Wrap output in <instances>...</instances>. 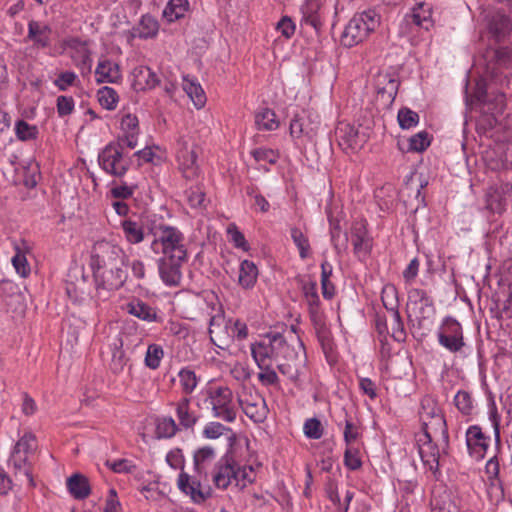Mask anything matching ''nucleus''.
Here are the masks:
<instances>
[{"instance_id":"e433bc0d","label":"nucleus","mask_w":512,"mask_h":512,"mask_svg":"<svg viewBox=\"0 0 512 512\" xmlns=\"http://www.w3.org/2000/svg\"><path fill=\"white\" fill-rule=\"evenodd\" d=\"M390 319L388 323L389 332L387 334L391 335V337L397 342H403L406 339V332L404 329V324L401 319L399 310L389 312Z\"/></svg>"},{"instance_id":"4c0bfd02","label":"nucleus","mask_w":512,"mask_h":512,"mask_svg":"<svg viewBox=\"0 0 512 512\" xmlns=\"http://www.w3.org/2000/svg\"><path fill=\"white\" fill-rule=\"evenodd\" d=\"M408 300L410 305L417 306L420 313L424 312L425 308L433 310V300L423 289L414 288L408 293Z\"/></svg>"},{"instance_id":"13d9d810","label":"nucleus","mask_w":512,"mask_h":512,"mask_svg":"<svg viewBox=\"0 0 512 512\" xmlns=\"http://www.w3.org/2000/svg\"><path fill=\"white\" fill-rule=\"evenodd\" d=\"M251 155L258 162L267 161L270 164H275L279 158L278 153L272 149L258 148L251 152Z\"/></svg>"},{"instance_id":"423d86ee","label":"nucleus","mask_w":512,"mask_h":512,"mask_svg":"<svg viewBox=\"0 0 512 512\" xmlns=\"http://www.w3.org/2000/svg\"><path fill=\"white\" fill-rule=\"evenodd\" d=\"M37 449L36 436L32 432H26L14 445L9 458V465L14 469V474H23L33 486L29 456Z\"/></svg>"},{"instance_id":"052dcab7","label":"nucleus","mask_w":512,"mask_h":512,"mask_svg":"<svg viewBox=\"0 0 512 512\" xmlns=\"http://www.w3.org/2000/svg\"><path fill=\"white\" fill-rule=\"evenodd\" d=\"M434 512H460L459 500L454 497L447 496L441 503H437Z\"/></svg>"},{"instance_id":"f3484780","label":"nucleus","mask_w":512,"mask_h":512,"mask_svg":"<svg viewBox=\"0 0 512 512\" xmlns=\"http://www.w3.org/2000/svg\"><path fill=\"white\" fill-rule=\"evenodd\" d=\"M236 462L232 455L225 454L215 464L212 471V481L217 488L226 489L233 481L235 482Z\"/></svg>"},{"instance_id":"8fccbe9b","label":"nucleus","mask_w":512,"mask_h":512,"mask_svg":"<svg viewBox=\"0 0 512 512\" xmlns=\"http://www.w3.org/2000/svg\"><path fill=\"white\" fill-rule=\"evenodd\" d=\"M255 481V471L252 466L239 467L236 464L235 484L241 489Z\"/></svg>"},{"instance_id":"9d476101","label":"nucleus","mask_w":512,"mask_h":512,"mask_svg":"<svg viewBox=\"0 0 512 512\" xmlns=\"http://www.w3.org/2000/svg\"><path fill=\"white\" fill-rule=\"evenodd\" d=\"M208 396L213 416L226 422H233L236 419V410L233 405L232 390L226 386L209 389Z\"/></svg>"},{"instance_id":"a211bd4d","label":"nucleus","mask_w":512,"mask_h":512,"mask_svg":"<svg viewBox=\"0 0 512 512\" xmlns=\"http://www.w3.org/2000/svg\"><path fill=\"white\" fill-rule=\"evenodd\" d=\"M302 291L309 307V313L312 321L315 324L319 337L324 338L326 327L322 323L319 315V303L320 299L317 293V284L313 281L304 282L302 284Z\"/></svg>"},{"instance_id":"f704fd0d","label":"nucleus","mask_w":512,"mask_h":512,"mask_svg":"<svg viewBox=\"0 0 512 512\" xmlns=\"http://www.w3.org/2000/svg\"><path fill=\"white\" fill-rule=\"evenodd\" d=\"M125 239L131 244H138L144 239V231L142 225L130 219L121 222Z\"/></svg>"},{"instance_id":"72a5a7b5","label":"nucleus","mask_w":512,"mask_h":512,"mask_svg":"<svg viewBox=\"0 0 512 512\" xmlns=\"http://www.w3.org/2000/svg\"><path fill=\"white\" fill-rule=\"evenodd\" d=\"M258 276V270L256 265L249 260H244L240 264L239 269V284L245 288L249 289L254 286Z\"/></svg>"},{"instance_id":"680f3d73","label":"nucleus","mask_w":512,"mask_h":512,"mask_svg":"<svg viewBox=\"0 0 512 512\" xmlns=\"http://www.w3.org/2000/svg\"><path fill=\"white\" fill-rule=\"evenodd\" d=\"M74 100L72 97L59 96L57 98V112L60 116H67L73 112Z\"/></svg>"},{"instance_id":"09e8293b","label":"nucleus","mask_w":512,"mask_h":512,"mask_svg":"<svg viewBox=\"0 0 512 512\" xmlns=\"http://www.w3.org/2000/svg\"><path fill=\"white\" fill-rule=\"evenodd\" d=\"M156 431L159 437L171 438L179 431V426L172 417H164L158 421Z\"/></svg>"},{"instance_id":"ea45409f","label":"nucleus","mask_w":512,"mask_h":512,"mask_svg":"<svg viewBox=\"0 0 512 512\" xmlns=\"http://www.w3.org/2000/svg\"><path fill=\"white\" fill-rule=\"evenodd\" d=\"M178 377L182 392L186 395L191 394L198 385L199 378L190 368H182L178 373Z\"/></svg>"},{"instance_id":"58836bf2","label":"nucleus","mask_w":512,"mask_h":512,"mask_svg":"<svg viewBox=\"0 0 512 512\" xmlns=\"http://www.w3.org/2000/svg\"><path fill=\"white\" fill-rule=\"evenodd\" d=\"M255 123L259 130H274L279 123L273 110L264 108L255 115Z\"/></svg>"},{"instance_id":"4be33fe9","label":"nucleus","mask_w":512,"mask_h":512,"mask_svg":"<svg viewBox=\"0 0 512 512\" xmlns=\"http://www.w3.org/2000/svg\"><path fill=\"white\" fill-rule=\"evenodd\" d=\"M466 444L471 454L483 457L488 448V438L479 426H471L466 432Z\"/></svg>"},{"instance_id":"6e6552de","label":"nucleus","mask_w":512,"mask_h":512,"mask_svg":"<svg viewBox=\"0 0 512 512\" xmlns=\"http://www.w3.org/2000/svg\"><path fill=\"white\" fill-rule=\"evenodd\" d=\"M237 400L247 417L256 423H262L268 415L265 399L253 386L242 385L237 392Z\"/></svg>"},{"instance_id":"1a4fd4ad","label":"nucleus","mask_w":512,"mask_h":512,"mask_svg":"<svg viewBox=\"0 0 512 512\" xmlns=\"http://www.w3.org/2000/svg\"><path fill=\"white\" fill-rule=\"evenodd\" d=\"M159 229L160 235L152 241L151 248L158 252L161 247L163 255H171L176 259L187 257L183 234L171 226H160Z\"/></svg>"},{"instance_id":"4d7b16f0","label":"nucleus","mask_w":512,"mask_h":512,"mask_svg":"<svg viewBox=\"0 0 512 512\" xmlns=\"http://www.w3.org/2000/svg\"><path fill=\"white\" fill-rule=\"evenodd\" d=\"M344 464L350 470H356L361 467L362 462L359 457V451L356 448L348 447L344 453Z\"/></svg>"},{"instance_id":"c9c22d12","label":"nucleus","mask_w":512,"mask_h":512,"mask_svg":"<svg viewBox=\"0 0 512 512\" xmlns=\"http://www.w3.org/2000/svg\"><path fill=\"white\" fill-rule=\"evenodd\" d=\"M215 458V450L211 446H204L197 449L193 456L194 468L197 473H202L205 466Z\"/></svg>"},{"instance_id":"6e6d98bb","label":"nucleus","mask_w":512,"mask_h":512,"mask_svg":"<svg viewBox=\"0 0 512 512\" xmlns=\"http://www.w3.org/2000/svg\"><path fill=\"white\" fill-rule=\"evenodd\" d=\"M230 429L219 422H210L203 429V436L207 439H217Z\"/></svg>"},{"instance_id":"f257e3e1","label":"nucleus","mask_w":512,"mask_h":512,"mask_svg":"<svg viewBox=\"0 0 512 512\" xmlns=\"http://www.w3.org/2000/svg\"><path fill=\"white\" fill-rule=\"evenodd\" d=\"M190 319L207 315L209 335L212 343L220 349H228L234 340L242 341L248 336L247 325L240 320H226L222 306L213 292L192 294L185 302Z\"/></svg>"},{"instance_id":"bb28decb","label":"nucleus","mask_w":512,"mask_h":512,"mask_svg":"<svg viewBox=\"0 0 512 512\" xmlns=\"http://www.w3.org/2000/svg\"><path fill=\"white\" fill-rule=\"evenodd\" d=\"M69 493L77 500L86 499L91 493L88 478L80 473H75L66 482Z\"/></svg>"},{"instance_id":"7ed1b4c3","label":"nucleus","mask_w":512,"mask_h":512,"mask_svg":"<svg viewBox=\"0 0 512 512\" xmlns=\"http://www.w3.org/2000/svg\"><path fill=\"white\" fill-rule=\"evenodd\" d=\"M380 22L381 16L374 9L355 14L341 35V43L346 47H353L363 42L371 32L375 31Z\"/></svg>"},{"instance_id":"2eb2a0df","label":"nucleus","mask_w":512,"mask_h":512,"mask_svg":"<svg viewBox=\"0 0 512 512\" xmlns=\"http://www.w3.org/2000/svg\"><path fill=\"white\" fill-rule=\"evenodd\" d=\"M411 25L421 27L425 30L433 25L431 6L420 2L412 9V13L406 15L400 24V34L406 36L410 33Z\"/></svg>"},{"instance_id":"de8ad7c7","label":"nucleus","mask_w":512,"mask_h":512,"mask_svg":"<svg viewBox=\"0 0 512 512\" xmlns=\"http://www.w3.org/2000/svg\"><path fill=\"white\" fill-rule=\"evenodd\" d=\"M163 348L158 344H150L145 355V364L150 369H157L163 359Z\"/></svg>"},{"instance_id":"c03bdc74","label":"nucleus","mask_w":512,"mask_h":512,"mask_svg":"<svg viewBox=\"0 0 512 512\" xmlns=\"http://www.w3.org/2000/svg\"><path fill=\"white\" fill-rule=\"evenodd\" d=\"M381 299L388 312L398 311L397 289L392 284H387L382 289Z\"/></svg>"},{"instance_id":"5fc2aeb1","label":"nucleus","mask_w":512,"mask_h":512,"mask_svg":"<svg viewBox=\"0 0 512 512\" xmlns=\"http://www.w3.org/2000/svg\"><path fill=\"white\" fill-rule=\"evenodd\" d=\"M304 434L310 439H320L323 435V427L317 418L307 419L304 423Z\"/></svg>"},{"instance_id":"473e14b6","label":"nucleus","mask_w":512,"mask_h":512,"mask_svg":"<svg viewBox=\"0 0 512 512\" xmlns=\"http://www.w3.org/2000/svg\"><path fill=\"white\" fill-rule=\"evenodd\" d=\"M134 31V35H137L139 38H154L159 31L158 21L149 14L143 15L138 26L134 28Z\"/></svg>"},{"instance_id":"bf43d9fd","label":"nucleus","mask_w":512,"mask_h":512,"mask_svg":"<svg viewBox=\"0 0 512 512\" xmlns=\"http://www.w3.org/2000/svg\"><path fill=\"white\" fill-rule=\"evenodd\" d=\"M187 199L193 208H200L205 206V193L200 188H191L189 191H187Z\"/></svg>"},{"instance_id":"338daca9","label":"nucleus","mask_w":512,"mask_h":512,"mask_svg":"<svg viewBox=\"0 0 512 512\" xmlns=\"http://www.w3.org/2000/svg\"><path fill=\"white\" fill-rule=\"evenodd\" d=\"M277 30L286 38H290L295 32V24L290 17L284 16L277 23Z\"/></svg>"},{"instance_id":"e2e57ef3","label":"nucleus","mask_w":512,"mask_h":512,"mask_svg":"<svg viewBox=\"0 0 512 512\" xmlns=\"http://www.w3.org/2000/svg\"><path fill=\"white\" fill-rule=\"evenodd\" d=\"M121 129L124 134H138V119L135 115L126 114L121 120Z\"/></svg>"},{"instance_id":"39448f33","label":"nucleus","mask_w":512,"mask_h":512,"mask_svg":"<svg viewBox=\"0 0 512 512\" xmlns=\"http://www.w3.org/2000/svg\"><path fill=\"white\" fill-rule=\"evenodd\" d=\"M285 352H289V345L280 333H268L251 345V354L256 363L277 365Z\"/></svg>"},{"instance_id":"2f4dec72","label":"nucleus","mask_w":512,"mask_h":512,"mask_svg":"<svg viewBox=\"0 0 512 512\" xmlns=\"http://www.w3.org/2000/svg\"><path fill=\"white\" fill-rule=\"evenodd\" d=\"M189 8L188 0H169L163 10V17L170 23L174 22L183 18Z\"/></svg>"},{"instance_id":"cd10ccee","label":"nucleus","mask_w":512,"mask_h":512,"mask_svg":"<svg viewBox=\"0 0 512 512\" xmlns=\"http://www.w3.org/2000/svg\"><path fill=\"white\" fill-rule=\"evenodd\" d=\"M175 410L179 421V426L184 429H193L199 417L193 411H191L190 398H181L175 404Z\"/></svg>"},{"instance_id":"0eeeda50","label":"nucleus","mask_w":512,"mask_h":512,"mask_svg":"<svg viewBox=\"0 0 512 512\" xmlns=\"http://www.w3.org/2000/svg\"><path fill=\"white\" fill-rule=\"evenodd\" d=\"M416 443L423 464L435 473L439 468L441 452L446 454L448 449H443L441 435L422 431L416 435Z\"/></svg>"},{"instance_id":"79ce46f5","label":"nucleus","mask_w":512,"mask_h":512,"mask_svg":"<svg viewBox=\"0 0 512 512\" xmlns=\"http://www.w3.org/2000/svg\"><path fill=\"white\" fill-rule=\"evenodd\" d=\"M15 255L12 257V264L16 272L21 277H27L30 274V266L25 256L24 250L19 244H15Z\"/></svg>"},{"instance_id":"69168bd1","label":"nucleus","mask_w":512,"mask_h":512,"mask_svg":"<svg viewBox=\"0 0 512 512\" xmlns=\"http://www.w3.org/2000/svg\"><path fill=\"white\" fill-rule=\"evenodd\" d=\"M127 364V359L122 350H116L113 353L112 361L110 364V368L114 373H120L123 371L124 367Z\"/></svg>"},{"instance_id":"ddd939ff","label":"nucleus","mask_w":512,"mask_h":512,"mask_svg":"<svg viewBox=\"0 0 512 512\" xmlns=\"http://www.w3.org/2000/svg\"><path fill=\"white\" fill-rule=\"evenodd\" d=\"M437 337L439 344L451 353L460 352L465 346L463 330L460 323L450 317L444 320Z\"/></svg>"},{"instance_id":"f8f14e48","label":"nucleus","mask_w":512,"mask_h":512,"mask_svg":"<svg viewBox=\"0 0 512 512\" xmlns=\"http://www.w3.org/2000/svg\"><path fill=\"white\" fill-rule=\"evenodd\" d=\"M98 161L104 171L116 177L124 176L129 169V162L124 159L121 147L113 142L104 147Z\"/></svg>"},{"instance_id":"20e7f679","label":"nucleus","mask_w":512,"mask_h":512,"mask_svg":"<svg viewBox=\"0 0 512 512\" xmlns=\"http://www.w3.org/2000/svg\"><path fill=\"white\" fill-rule=\"evenodd\" d=\"M419 418L422 431L440 434L444 448L449 447V433L444 413L437 400L431 396H424L421 400Z\"/></svg>"},{"instance_id":"864d4df0","label":"nucleus","mask_w":512,"mask_h":512,"mask_svg":"<svg viewBox=\"0 0 512 512\" xmlns=\"http://www.w3.org/2000/svg\"><path fill=\"white\" fill-rule=\"evenodd\" d=\"M455 406L463 414H470L473 408L471 395L467 391H458L454 398Z\"/></svg>"},{"instance_id":"6ab92c4d","label":"nucleus","mask_w":512,"mask_h":512,"mask_svg":"<svg viewBox=\"0 0 512 512\" xmlns=\"http://www.w3.org/2000/svg\"><path fill=\"white\" fill-rule=\"evenodd\" d=\"M375 87L377 101L383 107L391 106L398 92V81L389 74H378L375 79Z\"/></svg>"},{"instance_id":"49530a36","label":"nucleus","mask_w":512,"mask_h":512,"mask_svg":"<svg viewBox=\"0 0 512 512\" xmlns=\"http://www.w3.org/2000/svg\"><path fill=\"white\" fill-rule=\"evenodd\" d=\"M397 120L402 129H410L419 123V115L410 108L403 107L398 111Z\"/></svg>"},{"instance_id":"a19ab883","label":"nucleus","mask_w":512,"mask_h":512,"mask_svg":"<svg viewBox=\"0 0 512 512\" xmlns=\"http://www.w3.org/2000/svg\"><path fill=\"white\" fill-rule=\"evenodd\" d=\"M260 372L258 373V380L263 386H276L279 384V377L273 368V365L267 363H256Z\"/></svg>"},{"instance_id":"4468645a","label":"nucleus","mask_w":512,"mask_h":512,"mask_svg":"<svg viewBox=\"0 0 512 512\" xmlns=\"http://www.w3.org/2000/svg\"><path fill=\"white\" fill-rule=\"evenodd\" d=\"M187 261V257L176 259L171 255H163L158 260V271L161 280L167 285L179 286L182 280V266Z\"/></svg>"},{"instance_id":"393cba45","label":"nucleus","mask_w":512,"mask_h":512,"mask_svg":"<svg viewBox=\"0 0 512 512\" xmlns=\"http://www.w3.org/2000/svg\"><path fill=\"white\" fill-rule=\"evenodd\" d=\"M351 241L356 255H367L371 249V238L363 223H356L351 230Z\"/></svg>"},{"instance_id":"7c9ffc66","label":"nucleus","mask_w":512,"mask_h":512,"mask_svg":"<svg viewBox=\"0 0 512 512\" xmlns=\"http://www.w3.org/2000/svg\"><path fill=\"white\" fill-rule=\"evenodd\" d=\"M182 86L197 109H201L205 106L207 100L206 95L198 82L190 79L188 76H184Z\"/></svg>"},{"instance_id":"0e129e2a","label":"nucleus","mask_w":512,"mask_h":512,"mask_svg":"<svg viewBox=\"0 0 512 512\" xmlns=\"http://www.w3.org/2000/svg\"><path fill=\"white\" fill-rule=\"evenodd\" d=\"M106 465L115 473H131L135 468L127 459H119L114 462H106Z\"/></svg>"},{"instance_id":"b1692460","label":"nucleus","mask_w":512,"mask_h":512,"mask_svg":"<svg viewBox=\"0 0 512 512\" xmlns=\"http://www.w3.org/2000/svg\"><path fill=\"white\" fill-rule=\"evenodd\" d=\"M51 29L48 25L31 20L28 23L27 39L38 48H46L51 42Z\"/></svg>"},{"instance_id":"aec40b11","label":"nucleus","mask_w":512,"mask_h":512,"mask_svg":"<svg viewBox=\"0 0 512 512\" xmlns=\"http://www.w3.org/2000/svg\"><path fill=\"white\" fill-rule=\"evenodd\" d=\"M336 133L340 143L345 144L352 150L360 149L366 141V135L360 133L355 126L348 123H340Z\"/></svg>"},{"instance_id":"a878e982","label":"nucleus","mask_w":512,"mask_h":512,"mask_svg":"<svg viewBox=\"0 0 512 512\" xmlns=\"http://www.w3.org/2000/svg\"><path fill=\"white\" fill-rule=\"evenodd\" d=\"M178 160L186 178H192L197 175V152L194 147L189 149L187 144L184 143L183 147L178 151Z\"/></svg>"},{"instance_id":"dca6fc26","label":"nucleus","mask_w":512,"mask_h":512,"mask_svg":"<svg viewBox=\"0 0 512 512\" xmlns=\"http://www.w3.org/2000/svg\"><path fill=\"white\" fill-rule=\"evenodd\" d=\"M512 197V183L495 184L485 192L486 209L493 213H501L506 209L508 200Z\"/></svg>"},{"instance_id":"37998d69","label":"nucleus","mask_w":512,"mask_h":512,"mask_svg":"<svg viewBox=\"0 0 512 512\" xmlns=\"http://www.w3.org/2000/svg\"><path fill=\"white\" fill-rule=\"evenodd\" d=\"M15 134L21 141L34 140L38 136V128L25 120H18L15 124Z\"/></svg>"},{"instance_id":"a18cd8bd","label":"nucleus","mask_w":512,"mask_h":512,"mask_svg":"<svg viewBox=\"0 0 512 512\" xmlns=\"http://www.w3.org/2000/svg\"><path fill=\"white\" fill-rule=\"evenodd\" d=\"M98 101L102 107L113 110L118 102V95L113 88L108 86L102 87L97 92Z\"/></svg>"},{"instance_id":"c85d7f7f","label":"nucleus","mask_w":512,"mask_h":512,"mask_svg":"<svg viewBox=\"0 0 512 512\" xmlns=\"http://www.w3.org/2000/svg\"><path fill=\"white\" fill-rule=\"evenodd\" d=\"M95 74L98 83H114L121 78L119 66L111 60L100 61Z\"/></svg>"},{"instance_id":"603ef678","label":"nucleus","mask_w":512,"mask_h":512,"mask_svg":"<svg viewBox=\"0 0 512 512\" xmlns=\"http://www.w3.org/2000/svg\"><path fill=\"white\" fill-rule=\"evenodd\" d=\"M430 145L429 134L421 131L409 138V150L422 152Z\"/></svg>"},{"instance_id":"c756f323","label":"nucleus","mask_w":512,"mask_h":512,"mask_svg":"<svg viewBox=\"0 0 512 512\" xmlns=\"http://www.w3.org/2000/svg\"><path fill=\"white\" fill-rule=\"evenodd\" d=\"M126 308L129 314L143 321L156 322L159 320L156 310L141 300H132Z\"/></svg>"},{"instance_id":"5701e85b","label":"nucleus","mask_w":512,"mask_h":512,"mask_svg":"<svg viewBox=\"0 0 512 512\" xmlns=\"http://www.w3.org/2000/svg\"><path fill=\"white\" fill-rule=\"evenodd\" d=\"M177 485L178 488L186 495H189L195 503H201L206 499L205 495L201 491L200 481L183 470L179 474Z\"/></svg>"},{"instance_id":"774afa93","label":"nucleus","mask_w":512,"mask_h":512,"mask_svg":"<svg viewBox=\"0 0 512 512\" xmlns=\"http://www.w3.org/2000/svg\"><path fill=\"white\" fill-rule=\"evenodd\" d=\"M76 74L71 71L62 72L58 78L55 80V85L59 88V90L64 91L68 86H71L76 80Z\"/></svg>"},{"instance_id":"f03ea898","label":"nucleus","mask_w":512,"mask_h":512,"mask_svg":"<svg viewBox=\"0 0 512 512\" xmlns=\"http://www.w3.org/2000/svg\"><path fill=\"white\" fill-rule=\"evenodd\" d=\"M126 254L117 244L110 241H97L91 252V266L97 295L106 299L110 292L121 288L127 280Z\"/></svg>"},{"instance_id":"3c124183","label":"nucleus","mask_w":512,"mask_h":512,"mask_svg":"<svg viewBox=\"0 0 512 512\" xmlns=\"http://www.w3.org/2000/svg\"><path fill=\"white\" fill-rule=\"evenodd\" d=\"M291 237L293 242L299 249V255L302 259H306L310 254V244L308 238L298 228L291 229Z\"/></svg>"},{"instance_id":"412c9836","label":"nucleus","mask_w":512,"mask_h":512,"mask_svg":"<svg viewBox=\"0 0 512 512\" xmlns=\"http://www.w3.org/2000/svg\"><path fill=\"white\" fill-rule=\"evenodd\" d=\"M133 88L137 91H144L154 88L159 79L155 72H153L148 66L140 65L133 69Z\"/></svg>"},{"instance_id":"9b49d317","label":"nucleus","mask_w":512,"mask_h":512,"mask_svg":"<svg viewBox=\"0 0 512 512\" xmlns=\"http://www.w3.org/2000/svg\"><path fill=\"white\" fill-rule=\"evenodd\" d=\"M306 351L303 343H299L297 349L289 346V352H285L277 369L281 374L292 381H297L306 371Z\"/></svg>"}]
</instances>
